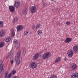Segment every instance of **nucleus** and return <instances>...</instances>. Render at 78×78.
<instances>
[{"mask_svg": "<svg viewBox=\"0 0 78 78\" xmlns=\"http://www.w3.org/2000/svg\"><path fill=\"white\" fill-rule=\"evenodd\" d=\"M17 20H18V18L17 17H15L13 19L12 21V22L15 23V22H16Z\"/></svg>", "mask_w": 78, "mask_h": 78, "instance_id": "obj_15", "label": "nucleus"}, {"mask_svg": "<svg viewBox=\"0 0 78 78\" xmlns=\"http://www.w3.org/2000/svg\"><path fill=\"white\" fill-rule=\"evenodd\" d=\"M39 53H37L35 54L33 56L32 59L33 60H37L39 58Z\"/></svg>", "mask_w": 78, "mask_h": 78, "instance_id": "obj_4", "label": "nucleus"}, {"mask_svg": "<svg viewBox=\"0 0 78 78\" xmlns=\"http://www.w3.org/2000/svg\"><path fill=\"white\" fill-rule=\"evenodd\" d=\"M51 1H53V0H51Z\"/></svg>", "mask_w": 78, "mask_h": 78, "instance_id": "obj_41", "label": "nucleus"}, {"mask_svg": "<svg viewBox=\"0 0 78 78\" xmlns=\"http://www.w3.org/2000/svg\"><path fill=\"white\" fill-rule=\"evenodd\" d=\"M29 66L31 69H35L37 67V64L34 62H31L30 63Z\"/></svg>", "mask_w": 78, "mask_h": 78, "instance_id": "obj_2", "label": "nucleus"}, {"mask_svg": "<svg viewBox=\"0 0 78 78\" xmlns=\"http://www.w3.org/2000/svg\"><path fill=\"white\" fill-rule=\"evenodd\" d=\"M50 56H51V53L50 52H47L44 54L42 57V58L43 59H45L50 57Z\"/></svg>", "mask_w": 78, "mask_h": 78, "instance_id": "obj_1", "label": "nucleus"}, {"mask_svg": "<svg viewBox=\"0 0 78 78\" xmlns=\"http://www.w3.org/2000/svg\"><path fill=\"white\" fill-rule=\"evenodd\" d=\"M13 62H14V61H13V60L10 61V62H11V64H12Z\"/></svg>", "mask_w": 78, "mask_h": 78, "instance_id": "obj_39", "label": "nucleus"}, {"mask_svg": "<svg viewBox=\"0 0 78 78\" xmlns=\"http://www.w3.org/2000/svg\"><path fill=\"white\" fill-rule=\"evenodd\" d=\"M35 28V26L34 25L32 26V30H34V29Z\"/></svg>", "mask_w": 78, "mask_h": 78, "instance_id": "obj_36", "label": "nucleus"}, {"mask_svg": "<svg viewBox=\"0 0 78 78\" xmlns=\"http://www.w3.org/2000/svg\"><path fill=\"white\" fill-rule=\"evenodd\" d=\"M30 11L31 13H34L36 11V8L34 6L31 7Z\"/></svg>", "mask_w": 78, "mask_h": 78, "instance_id": "obj_3", "label": "nucleus"}, {"mask_svg": "<svg viewBox=\"0 0 78 78\" xmlns=\"http://www.w3.org/2000/svg\"><path fill=\"white\" fill-rule=\"evenodd\" d=\"M38 34L39 35V34H42V31L41 30H38L37 31Z\"/></svg>", "mask_w": 78, "mask_h": 78, "instance_id": "obj_27", "label": "nucleus"}, {"mask_svg": "<svg viewBox=\"0 0 78 78\" xmlns=\"http://www.w3.org/2000/svg\"><path fill=\"white\" fill-rule=\"evenodd\" d=\"M16 29L18 31H22L23 30V27L22 25H19L16 27Z\"/></svg>", "mask_w": 78, "mask_h": 78, "instance_id": "obj_7", "label": "nucleus"}, {"mask_svg": "<svg viewBox=\"0 0 78 78\" xmlns=\"http://www.w3.org/2000/svg\"><path fill=\"white\" fill-rule=\"evenodd\" d=\"M22 58L21 57H19L18 58L17 61L16 60V58H15V61L16 62V64L17 65H19V64H20V62L22 61Z\"/></svg>", "mask_w": 78, "mask_h": 78, "instance_id": "obj_6", "label": "nucleus"}, {"mask_svg": "<svg viewBox=\"0 0 78 78\" xmlns=\"http://www.w3.org/2000/svg\"><path fill=\"white\" fill-rule=\"evenodd\" d=\"M9 8L10 12H12L14 11V10H15V7L14 6H9Z\"/></svg>", "mask_w": 78, "mask_h": 78, "instance_id": "obj_11", "label": "nucleus"}, {"mask_svg": "<svg viewBox=\"0 0 78 78\" xmlns=\"http://www.w3.org/2000/svg\"><path fill=\"white\" fill-rule=\"evenodd\" d=\"M16 70H14L12 71V73L13 75H14L16 74Z\"/></svg>", "mask_w": 78, "mask_h": 78, "instance_id": "obj_31", "label": "nucleus"}, {"mask_svg": "<svg viewBox=\"0 0 78 78\" xmlns=\"http://www.w3.org/2000/svg\"><path fill=\"white\" fill-rule=\"evenodd\" d=\"M50 78H57V77L56 75H52L51 76Z\"/></svg>", "mask_w": 78, "mask_h": 78, "instance_id": "obj_26", "label": "nucleus"}, {"mask_svg": "<svg viewBox=\"0 0 78 78\" xmlns=\"http://www.w3.org/2000/svg\"><path fill=\"white\" fill-rule=\"evenodd\" d=\"M10 40H11V38L10 37H9L5 39V41H6V42H8L10 41Z\"/></svg>", "mask_w": 78, "mask_h": 78, "instance_id": "obj_23", "label": "nucleus"}, {"mask_svg": "<svg viewBox=\"0 0 78 78\" xmlns=\"http://www.w3.org/2000/svg\"><path fill=\"white\" fill-rule=\"evenodd\" d=\"M14 43H15V44H18V41H17L16 40H15L13 41Z\"/></svg>", "mask_w": 78, "mask_h": 78, "instance_id": "obj_29", "label": "nucleus"}, {"mask_svg": "<svg viewBox=\"0 0 78 78\" xmlns=\"http://www.w3.org/2000/svg\"><path fill=\"white\" fill-rule=\"evenodd\" d=\"M27 49L25 48H24L23 50V55H25L26 53Z\"/></svg>", "mask_w": 78, "mask_h": 78, "instance_id": "obj_22", "label": "nucleus"}, {"mask_svg": "<svg viewBox=\"0 0 78 78\" xmlns=\"http://www.w3.org/2000/svg\"><path fill=\"white\" fill-rule=\"evenodd\" d=\"M19 5H20V2L15 1V2L14 4L15 7L16 8H17L19 7Z\"/></svg>", "mask_w": 78, "mask_h": 78, "instance_id": "obj_10", "label": "nucleus"}, {"mask_svg": "<svg viewBox=\"0 0 78 78\" xmlns=\"http://www.w3.org/2000/svg\"><path fill=\"white\" fill-rule=\"evenodd\" d=\"M4 45H5V43H0V48H2V47H3V46H4Z\"/></svg>", "mask_w": 78, "mask_h": 78, "instance_id": "obj_24", "label": "nucleus"}, {"mask_svg": "<svg viewBox=\"0 0 78 78\" xmlns=\"http://www.w3.org/2000/svg\"><path fill=\"white\" fill-rule=\"evenodd\" d=\"M78 77V73H73L71 75V78H77Z\"/></svg>", "mask_w": 78, "mask_h": 78, "instance_id": "obj_12", "label": "nucleus"}, {"mask_svg": "<svg viewBox=\"0 0 78 78\" xmlns=\"http://www.w3.org/2000/svg\"><path fill=\"white\" fill-rule=\"evenodd\" d=\"M66 25H70V22H67L66 23Z\"/></svg>", "mask_w": 78, "mask_h": 78, "instance_id": "obj_37", "label": "nucleus"}, {"mask_svg": "<svg viewBox=\"0 0 78 78\" xmlns=\"http://www.w3.org/2000/svg\"><path fill=\"white\" fill-rule=\"evenodd\" d=\"M3 27V22L0 21V27Z\"/></svg>", "mask_w": 78, "mask_h": 78, "instance_id": "obj_25", "label": "nucleus"}, {"mask_svg": "<svg viewBox=\"0 0 78 78\" xmlns=\"http://www.w3.org/2000/svg\"><path fill=\"white\" fill-rule=\"evenodd\" d=\"M9 58H12V56H13V54H10V55H9Z\"/></svg>", "mask_w": 78, "mask_h": 78, "instance_id": "obj_33", "label": "nucleus"}, {"mask_svg": "<svg viewBox=\"0 0 78 78\" xmlns=\"http://www.w3.org/2000/svg\"><path fill=\"white\" fill-rule=\"evenodd\" d=\"M2 64H3V62H2V61H0V67L1 68H2V69H1V72L2 71V70H3V69H3V66H4V65Z\"/></svg>", "mask_w": 78, "mask_h": 78, "instance_id": "obj_16", "label": "nucleus"}, {"mask_svg": "<svg viewBox=\"0 0 78 78\" xmlns=\"http://www.w3.org/2000/svg\"><path fill=\"white\" fill-rule=\"evenodd\" d=\"M11 74H12V73H10L9 74L8 76H7V78H9L11 76Z\"/></svg>", "mask_w": 78, "mask_h": 78, "instance_id": "obj_28", "label": "nucleus"}, {"mask_svg": "<svg viewBox=\"0 0 78 78\" xmlns=\"http://www.w3.org/2000/svg\"><path fill=\"white\" fill-rule=\"evenodd\" d=\"M60 60H61V58L58 57V58H57L56 60L54 62L55 63H57V62H59Z\"/></svg>", "mask_w": 78, "mask_h": 78, "instance_id": "obj_17", "label": "nucleus"}, {"mask_svg": "<svg viewBox=\"0 0 78 78\" xmlns=\"http://www.w3.org/2000/svg\"><path fill=\"white\" fill-rule=\"evenodd\" d=\"M73 50L74 51H75L76 53H77V51L78 50V46L77 45L74 46L73 47Z\"/></svg>", "mask_w": 78, "mask_h": 78, "instance_id": "obj_13", "label": "nucleus"}, {"mask_svg": "<svg viewBox=\"0 0 78 78\" xmlns=\"http://www.w3.org/2000/svg\"><path fill=\"white\" fill-rule=\"evenodd\" d=\"M21 53V51H18L17 52V56L18 58V57H19V56H20V55Z\"/></svg>", "mask_w": 78, "mask_h": 78, "instance_id": "obj_19", "label": "nucleus"}, {"mask_svg": "<svg viewBox=\"0 0 78 78\" xmlns=\"http://www.w3.org/2000/svg\"><path fill=\"white\" fill-rule=\"evenodd\" d=\"M16 49L20 48V43H19L16 44Z\"/></svg>", "mask_w": 78, "mask_h": 78, "instance_id": "obj_21", "label": "nucleus"}, {"mask_svg": "<svg viewBox=\"0 0 78 78\" xmlns=\"http://www.w3.org/2000/svg\"><path fill=\"white\" fill-rule=\"evenodd\" d=\"M5 31L1 30L0 31V36L1 37H3L5 35Z\"/></svg>", "mask_w": 78, "mask_h": 78, "instance_id": "obj_9", "label": "nucleus"}, {"mask_svg": "<svg viewBox=\"0 0 78 78\" xmlns=\"http://www.w3.org/2000/svg\"><path fill=\"white\" fill-rule=\"evenodd\" d=\"M65 60H66V58L64 59Z\"/></svg>", "mask_w": 78, "mask_h": 78, "instance_id": "obj_42", "label": "nucleus"}, {"mask_svg": "<svg viewBox=\"0 0 78 78\" xmlns=\"http://www.w3.org/2000/svg\"><path fill=\"white\" fill-rule=\"evenodd\" d=\"M72 41V39L70 38H67L65 41V42L66 43H69Z\"/></svg>", "mask_w": 78, "mask_h": 78, "instance_id": "obj_14", "label": "nucleus"}, {"mask_svg": "<svg viewBox=\"0 0 78 78\" xmlns=\"http://www.w3.org/2000/svg\"><path fill=\"white\" fill-rule=\"evenodd\" d=\"M12 78H19V77L17 76H14L13 77H12Z\"/></svg>", "mask_w": 78, "mask_h": 78, "instance_id": "obj_35", "label": "nucleus"}, {"mask_svg": "<svg viewBox=\"0 0 78 78\" xmlns=\"http://www.w3.org/2000/svg\"><path fill=\"white\" fill-rule=\"evenodd\" d=\"M27 12H28V10H27V9H24L23 11V14L26 15Z\"/></svg>", "mask_w": 78, "mask_h": 78, "instance_id": "obj_20", "label": "nucleus"}, {"mask_svg": "<svg viewBox=\"0 0 78 78\" xmlns=\"http://www.w3.org/2000/svg\"><path fill=\"white\" fill-rule=\"evenodd\" d=\"M14 30H13L12 31L11 33V36L13 37L14 36H15V32H14Z\"/></svg>", "mask_w": 78, "mask_h": 78, "instance_id": "obj_18", "label": "nucleus"}, {"mask_svg": "<svg viewBox=\"0 0 78 78\" xmlns=\"http://www.w3.org/2000/svg\"><path fill=\"white\" fill-rule=\"evenodd\" d=\"M67 54L69 57H72L73 56V50H69L68 51Z\"/></svg>", "mask_w": 78, "mask_h": 78, "instance_id": "obj_8", "label": "nucleus"}, {"mask_svg": "<svg viewBox=\"0 0 78 78\" xmlns=\"http://www.w3.org/2000/svg\"><path fill=\"white\" fill-rule=\"evenodd\" d=\"M40 26H41V25H40V24L38 25H37L36 26V30H37V28H39V27H40Z\"/></svg>", "mask_w": 78, "mask_h": 78, "instance_id": "obj_32", "label": "nucleus"}, {"mask_svg": "<svg viewBox=\"0 0 78 78\" xmlns=\"http://www.w3.org/2000/svg\"><path fill=\"white\" fill-rule=\"evenodd\" d=\"M28 32H25L24 33V35L25 36V35H27V34H28Z\"/></svg>", "mask_w": 78, "mask_h": 78, "instance_id": "obj_34", "label": "nucleus"}, {"mask_svg": "<svg viewBox=\"0 0 78 78\" xmlns=\"http://www.w3.org/2000/svg\"><path fill=\"white\" fill-rule=\"evenodd\" d=\"M9 57V55H8V56H7V57L6 58V59H8V58Z\"/></svg>", "mask_w": 78, "mask_h": 78, "instance_id": "obj_40", "label": "nucleus"}, {"mask_svg": "<svg viewBox=\"0 0 78 78\" xmlns=\"http://www.w3.org/2000/svg\"><path fill=\"white\" fill-rule=\"evenodd\" d=\"M71 68L73 70H75L77 69V66L75 64L73 63L71 64Z\"/></svg>", "mask_w": 78, "mask_h": 78, "instance_id": "obj_5", "label": "nucleus"}, {"mask_svg": "<svg viewBox=\"0 0 78 78\" xmlns=\"http://www.w3.org/2000/svg\"><path fill=\"white\" fill-rule=\"evenodd\" d=\"M47 4L46 3H44V4H43L44 6H47Z\"/></svg>", "mask_w": 78, "mask_h": 78, "instance_id": "obj_38", "label": "nucleus"}, {"mask_svg": "<svg viewBox=\"0 0 78 78\" xmlns=\"http://www.w3.org/2000/svg\"><path fill=\"white\" fill-rule=\"evenodd\" d=\"M8 72H6L5 73V78H7V76H8Z\"/></svg>", "mask_w": 78, "mask_h": 78, "instance_id": "obj_30", "label": "nucleus"}]
</instances>
